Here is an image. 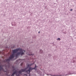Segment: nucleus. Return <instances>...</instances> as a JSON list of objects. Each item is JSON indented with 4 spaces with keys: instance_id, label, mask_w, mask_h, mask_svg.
<instances>
[{
    "instance_id": "nucleus-8",
    "label": "nucleus",
    "mask_w": 76,
    "mask_h": 76,
    "mask_svg": "<svg viewBox=\"0 0 76 76\" xmlns=\"http://www.w3.org/2000/svg\"><path fill=\"white\" fill-rule=\"evenodd\" d=\"M29 56H31L32 55H34V54H29Z\"/></svg>"
},
{
    "instance_id": "nucleus-3",
    "label": "nucleus",
    "mask_w": 76,
    "mask_h": 76,
    "mask_svg": "<svg viewBox=\"0 0 76 76\" xmlns=\"http://www.w3.org/2000/svg\"><path fill=\"white\" fill-rule=\"evenodd\" d=\"M0 71H3V72H4L7 73V72L4 71V70L3 68V66L2 65H0Z\"/></svg>"
},
{
    "instance_id": "nucleus-13",
    "label": "nucleus",
    "mask_w": 76,
    "mask_h": 76,
    "mask_svg": "<svg viewBox=\"0 0 76 76\" xmlns=\"http://www.w3.org/2000/svg\"><path fill=\"white\" fill-rule=\"evenodd\" d=\"M39 33H40V32L39 31Z\"/></svg>"
},
{
    "instance_id": "nucleus-12",
    "label": "nucleus",
    "mask_w": 76,
    "mask_h": 76,
    "mask_svg": "<svg viewBox=\"0 0 76 76\" xmlns=\"http://www.w3.org/2000/svg\"><path fill=\"white\" fill-rule=\"evenodd\" d=\"M15 69H14L13 71H15Z\"/></svg>"
},
{
    "instance_id": "nucleus-1",
    "label": "nucleus",
    "mask_w": 76,
    "mask_h": 76,
    "mask_svg": "<svg viewBox=\"0 0 76 76\" xmlns=\"http://www.w3.org/2000/svg\"><path fill=\"white\" fill-rule=\"evenodd\" d=\"M18 51H20V52H18L15 55L16 58H17V57L20 54H21V56L23 55V54H24V53H25V50H22V49L19 48L13 50H12L13 53L10 56L9 58V59L4 60V63H7V64H9V61H10V60H11V59H12V58H13L15 57V54L14 53H17Z\"/></svg>"
},
{
    "instance_id": "nucleus-4",
    "label": "nucleus",
    "mask_w": 76,
    "mask_h": 76,
    "mask_svg": "<svg viewBox=\"0 0 76 76\" xmlns=\"http://www.w3.org/2000/svg\"><path fill=\"white\" fill-rule=\"evenodd\" d=\"M26 69H22L21 70H20L18 72L19 73H21L22 72H25V71H26Z\"/></svg>"
},
{
    "instance_id": "nucleus-5",
    "label": "nucleus",
    "mask_w": 76,
    "mask_h": 76,
    "mask_svg": "<svg viewBox=\"0 0 76 76\" xmlns=\"http://www.w3.org/2000/svg\"><path fill=\"white\" fill-rule=\"evenodd\" d=\"M32 64H28V67H31V66L32 65Z\"/></svg>"
},
{
    "instance_id": "nucleus-9",
    "label": "nucleus",
    "mask_w": 76,
    "mask_h": 76,
    "mask_svg": "<svg viewBox=\"0 0 76 76\" xmlns=\"http://www.w3.org/2000/svg\"><path fill=\"white\" fill-rule=\"evenodd\" d=\"M40 51H41V52H42V50H41Z\"/></svg>"
},
{
    "instance_id": "nucleus-14",
    "label": "nucleus",
    "mask_w": 76,
    "mask_h": 76,
    "mask_svg": "<svg viewBox=\"0 0 76 76\" xmlns=\"http://www.w3.org/2000/svg\"><path fill=\"white\" fill-rule=\"evenodd\" d=\"M6 75H7V74Z\"/></svg>"
},
{
    "instance_id": "nucleus-7",
    "label": "nucleus",
    "mask_w": 76,
    "mask_h": 76,
    "mask_svg": "<svg viewBox=\"0 0 76 76\" xmlns=\"http://www.w3.org/2000/svg\"><path fill=\"white\" fill-rule=\"evenodd\" d=\"M22 65H23V63H22L21 64V65L22 66Z\"/></svg>"
},
{
    "instance_id": "nucleus-10",
    "label": "nucleus",
    "mask_w": 76,
    "mask_h": 76,
    "mask_svg": "<svg viewBox=\"0 0 76 76\" xmlns=\"http://www.w3.org/2000/svg\"><path fill=\"white\" fill-rule=\"evenodd\" d=\"M1 53H2V52H1V51H0V54H1Z\"/></svg>"
},
{
    "instance_id": "nucleus-2",
    "label": "nucleus",
    "mask_w": 76,
    "mask_h": 76,
    "mask_svg": "<svg viewBox=\"0 0 76 76\" xmlns=\"http://www.w3.org/2000/svg\"><path fill=\"white\" fill-rule=\"evenodd\" d=\"M18 72L16 71H15V72H14L13 73H12V75L11 76H14V75L15 74L16 75V76H20V75H19V74H18Z\"/></svg>"
},
{
    "instance_id": "nucleus-6",
    "label": "nucleus",
    "mask_w": 76,
    "mask_h": 76,
    "mask_svg": "<svg viewBox=\"0 0 76 76\" xmlns=\"http://www.w3.org/2000/svg\"><path fill=\"white\" fill-rule=\"evenodd\" d=\"M59 40L60 41V38H58L57 39V40Z\"/></svg>"
},
{
    "instance_id": "nucleus-11",
    "label": "nucleus",
    "mask_w": 76,
    "mask_h": 76,
    "mask_svg": "<svg viewBox=\"0 0 76 76\" xmlns=\"http://www.w3.org/2000/svg\"><path fill=\"white\" fill-rule=\"evenodd\" d=\"M71 11H72V10H73L71 9Z\"/></svg>"
}]
</instances>
